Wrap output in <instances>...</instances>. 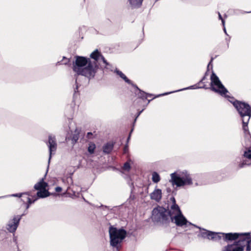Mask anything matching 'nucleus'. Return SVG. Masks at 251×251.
Returning <instances> with one entry per match:
<instances>
[{"instance_id": "nucleus-12", "label": "nucleus", "mask_w": 251, "mask_h": 251, "mask_svg": "<svg viewBox=\"0 0 251 251\" xmlns=\"http://www.w3.org/2000/svg\"><path fill=\"white\" fill-rule=\"evenodd\" d=\"M180 213H181V210L178 205L176 204V203L173 204L171 206V208L170 210L169 209V207H168L167 214H168V215L170 218H172V217L174 216V215H177Z\"/></svg>"}, {"instance_id": "nucleus-35", "label": "nucleus", "mask_w": 251, "mask_h": 251, "mask_svg": "<svg viewBox=\"0 0 251 251\" xmlns=\"http://www.w3.org/2000/svg\"><path fill=\"white\" fill-rule=\"evenodd\" d=\"M251 250V245L249 244V243H247V247H246V251H250Z\"/></svg>"}, {"instance_id": "nucleus-32", "label": "nucleus", "mask_w": 251, "mask_h": 251, "mask_svg": "<svg viewBox=\"0 0 251 251\" xmlns=\"http://www.w3.org/2000/svg\"><path fill=\"white\" fill-rule=\"evenodd\" d=\"M218 15H219V18L220 20H221L222 22V24H223V26H224V25H225V20L223 19V18H222V16H221V14H220L219 12L218 13Z\"/></svg>"}, {"instance_id": "nucleus-38", "label": "nucleus", "mask_w": 251, "mask_h": 251, "mask_svg": "<svg viewBox=\"0 0 251 251\" xmlns=\"http://www.w3.org/2000/svg\"><path fill=\"white\" fill-rule=\"evenodd\" d=\"M251 237H250L249 238H246V241H246L247 243H249V244H250L251 245V239H250Z\"/></svg>"}, {"instance_id": "nucleus-22", "label": "nucleus", "mask_w": 251, "mask_h": 251, "mask_svg": "<svg viewBox=\"0 0 251 251\" xmlns=\"http://www.w3.org/2000/svg\"><path fill=\"white\" fill-rule=\"evenodd\" d=\"M223 232H212V236L211 238V240L214 241H219L220 240L223 239Z\"/></svg>"}, {"instance_id": "nucleus-40", "label": "nucleus", "mask_w": 251, "mask_h": 251, "mask_svg": "<svg viewBox=\"0 0 251 251\" xmlns=\"http://www.w3.org/2000/svg\"><path fill=\"white\" fill-rule=\"evenodd\" d=\"M170 200H171V201H172L173 204L176 203V200H175V198H174V197H172V198H171Z\"/></svg>"}, {"instance_id": "nucleus-39", "label": "nucleus", "mask_w": 251, "mask_h": 251, "mask_svg": "<svg viewBox=\"0 0 251 251\" xmlns=\"http://www.w3.org/2000/svg\"><path fill=\"white\" fill-rule=\"evenodd\" d=\"M22 196V194H13L12 195V196H14V197H21Z\"/></svg>"}, {"instance_id": "nucleus-36", "label": "nucleus", "mask_w": 251, "mask_h": 251, "mask_svg": "<svg viewBox=\"0 0 251 251\" xmlns=\"http://www.w3.org/2000/svg\"><path fill=\"white\" fill-rule=\"evenodd\" d=\"M55 189V191L57 192H60L62 191V188L59 186L56 187Z\"/></svg>"}, {"instance_id": "nucleus-3", "label": "nucleus", "mask_w": 251, "mask_h": 251, "mask_svg": "<svg viewBox=\"0 0 251 251\" xmlns=\"http://www.w3.org/2000/svg\"><path fill=\"white\" fill-rule=\"evenodd\" d=\"M171 177L170 181L173 185H176L177 187L191 185L193 184L192 177L186 171L179 174L174 172L171 174Z\"/></svg>"}, {"instance_id": "nucleus-27", "label": "nucleus", "mask_w": 251, "mask_h": 251, "mask_svg": "<svg viewBox=\"0 0 251 251\" xmlns=\"http://www.w3.org/2000/svg\"><path fill=\"white\" fill-rule=\"evenodd\" d=\"M96 149V145L93 143H90L89 144V146L88 148V151L90 154H92L94 152V151Z\"/></svg>"}, {"instance_id": "nucleus-46", "label": "nucleus", "mask_w": 251, "mask_h": 251, "mask_svg": "<svg viewBox=\"0 0 251 251\" xmlns=\"http://www.w3.org/2000/svg\"><path fill=\"white\" fill-rule=\"evenodd\" d=\"M69 62V60H68L67 62H65L64 64H67Z\"/></svg>"}, {"instance_id": "nucleus-1", "label": "nucleus", "mask_w": 251, "mask_h": 251, "mask_svg": "<svg viewBox=\"0 0 251 251\" xmlns=\"http://www.w3.org/2000/svg\"><path fill=\"white\" fill-rule=\"evenodd\" d=\"M73 62V70L77 75H82L89 78L93 77L95 75L94 66L89 58L80 56H76Z\"/></svg>"}, {"instance_id": "nucleus-31", "label": "nucleus", "mask_w": 251, "mask_h": 251, "mask_svg": "<svg viewBox=\"0 0 251 251\" xmlns=\"http://www.w3.org/2000/svg\"><path fill=\"white\" fill-rule=\"evenodd\" d=\"M123 169L125 171H129L130 169V164L128 162L124 163Z\"/></svg>"}, {"instance_id": "nucleus-20", "label": "nucleus", "mask_w": 251, "mask_h": 251, "mask_svg": "<svg viewBox=\"0 0 251 251\" xmlns=\"http://www.w3.org/2000/svg\"><path fill=\"white\" fill-rule=\"evenodd\" d=\"M250 119V117L242 119L243 123V129L245 134H249V135H250V133L249 130L248 125Z\"/></svg>"}, {"instance_id": "nucleus-2", "label": "nucleus", "mask_w": 251, "mask_h": 251, "mask_svg": "<svg viewBox=\"0 0 251 251\" xmlns=\"http://www.w3.org/2000/svg\"><path fill=\"white\" fill-rule=\"evenodd\" d=\"M110 245L119 249L120 244L126 236V231L123 228L117 229L111 226L109 228Z\"/></svg>"}, {"instance_id": "nucleus-43", "label": "nucleus", "mask_w": 251, "mask_h": 251, "mask_svg": "<svg viewBox=\"0 0 251 251\" xmlns=\"http://www.w3.org/2000/svg\"><path fill=\"white\" fill-rule=\"evenodd\" d=\"M143 110L140 111V112H139L137 114V117H136L135 119V121L136 120V119L137 118V117L140 115V114L142 113V112L143 111Z\"/></svg>"}, {"instance_id": "nucleus-28", "label": "nucleus", "mask_w": 251, "mask_h": 251, "mask_svg": "<svg viewBox=\"0 0 251 251\" xmlns=\"http://www.w3.org/2000/svg\"><path fill=\"white\" fill-rule=\"evenodd\" d=\"M244 156L247 158L251 159V147H249L247 151H245Z\"/></svg>"}, {"instance_id": "nucleus-19", "label": "nucleus", "mask_w": 251, "mask_h": 251, "mask_svg": "<svg viewBox=\"0 0 251 251\" xmlns=\"http://www.w3.org/2000/svg\"><path fill=\"white\" fill-rule=\"evenodd\" d=\"M47 183L44 181V179L42 178L39 182L35 184L34 188L37 190H40L45 189L47 186Z\"/></svg>"}, {"instance_id": "nucleus-7", "label": "nucleus", "mask_w": 251, "mask_h": 251, "mask_svg": "<svg viewBox=\"0 0 251 251\" xmlns=\"http://www.w3.org/2000/svg\"><path fill=\"white\" fill-rule=\"evenodd\" d=\"M223 240L226 242L235 241L236 240L240 238L239 240H243L244 238H249L250 233H224L223 234Z\"/></svg>"}, {"instance_id": "nucleus-11", "label": "nucleus", "mask_w": 251, "mask_h": 251, "mask_svg": "<svg viewBox=\"0 0 251 251\" xmlns=\"http://www.w3.org/2000/svg\"><path fill=\"white\" fill-rule=\"evenodd\" d=\"M47 145L49 148L50 156L49 158V163H50L51 157L52 152L55 151L57 149V144L56 142L55 137L54 136L52 137L51 135H49V141L47 143Z\"/></svg>"}, {"instance_id": "nucleus-47", "label": "nucleus", "mask_w": 251, "mask_h": 251, "mask_svg": "<svg viewBox=\"0 0 251 251\" xmlns=\"http://www.w3.org/2000/svg\"><path fill=\"white\" fill-rule=\"evenodd\" d=\"M75 83H77V80L76 79L75 80Z\"/></svg>"}, {"instance_id": "nucleus-6", "label": "nucleus", "mask_w": 251, "mask_h": 251, "mask_svg": "<svg viewBox=\"0 0 251 251\" xmlns=\"http://www.w3.org/2000/svg\"><path fill=\"white\" fill-rule=\"evenodd\" d=\"M228 100L233 104L242 119L247 118V117L251 118V107L248 103L238 100H234V99L233 100L229 98Z\"/></svg>"}, {"instance_id": "nucleus-37", "label": "nucleus", "mask_w": 251, "mask_h": 251, "mask_svg": "<svg viewBox=\"0 0 251 251\" xmlns=\"http://www.w3.org/2000/svg\"><path fill=\"white\" fill-rule=\"evenodd\" d=\"M128 151V146H125L124 149V153H126Z\"/></svg>"}, {"instance_id": "nucleus-14", "label": "nucleus", "mask_w": 251, "mask_h": 251, "mask_svg": "<svg viewBox=\"0 0 251 251\" xmlns=\"http://www.w3.org/2000/svg\"><path fill=\"white\" fill-rule=\"evenodd\" d=\"M151 199L159 202L162 198V191L160 189H155L151 194Z\"/></svg>"}, {"instance_id": "nucleus-21", "label": "nucleus", "mask_w": 251, "mask_h": 251, "mask_svg": "<svg viewBox=\"0 0 251 251\" xmlns=\"http://www.w3.org/2000/svg\"><path fill=\"white\" fill-rule=\"evenodd\" d=\"M49 196H50V193L48 190H46L45 188L39 190L37 193V196H35L34 198H37L38 199V198H45Z\"/></svg>"}, {"instance_id": "nucleus-23", "label": "nucleus", "mask_w": 251, "mask_h": 251, "mask_svg": "<svg viewBox=\"0 0 251 251\" xmlns=\"http://www.w3.org/2000/svg\"><path fill=\"white\" fill-rule=\"evenodd\" d=\"M101 55V54L99 52L98 50H95L90 54V57L95 60L94 64L95 67H98L96 62L99 60Z\"/></svg>"}, {"instance_id": "nucleus-34", "label": "nucleus", "mask_w": 251, "mask_h": 251, "mask_svg": "<svg viewBox=\"0 0 251 251\" xmlns=\"http://www.w3.org/2000/svg\"><path fill=\"white\" fill-rule=\"evenodd\" d=\"M213 59H214V58H213V57H212L211 58V60H210V62H209V63H208V65H207V71H208V70H209V67L210 65H211V68H212V61H213Z\"/></svg>"}, {"instance_id": "nucleus-45", "label": "nucleus", "mask_w": 251, "mask_h": 251, "mask_svg": "<svg viewBox=\"0 0 251 251\" xmlns=\"http://www.w3.org/2000/svg\"><path fill=\"white\" fill-rule=\"evenodd\" d=\"M77 88H78V86H76L75 89V93L76 92V90H77Z\"/></svg>"}, {"instance_id": "nucleus-24", "label": "nucleus", "mask_w": 251, "mask_h": 251, "mask_svg": "<svg viewBox=\"0 0 251 251\" xmlns=\"http://www.w3.org/2000/svg\"><path fill=\"white\" fill-rule=\"evenodd\" d=\"M128 1L132 7L134 8L140 7L143 0H128Z\"/></svg>"}, {"instance_id": "nucleus-5", "label": "nucleus", "mask_w": 251, "mask_h": 251, "mask_svg": "<svg viewBox=\"0 0 251 251\" xmlns=\"http://www.w3.org/2000/svg\"><path fill=\"white\" fill-rule=\"evenodd\" d=\"M151 219L153 222L162 224L170 222V217L167 214V209L162 206H158L152 211Z\"/></svg>"}, {"instance_id": "nucleus-33", "label": "nucleus", "mask_w": 251, "mask_h": 251, "mask_svg": "<svg viewBox=\"0 0 251 251\" xmlns=\"http://www.w3.org/2000/svg\"><path fill=\"white\" fill-rule=\"evenodd\" d=\"M100 59H101V60L104 63H105L106 65H107L108 64V63H107V61L106 60V59H105V58L104 57V56L102 55H100Z\"/></svg>"}, {"instance_id": "nucleus-16", "label": "nucleus", "mask_w": 251, "mask_h": 251, "mask_svg": "<svg viewBox=\"0 0 251 251\" xmlns=\"http://www.w3.org/2000/svg\"><path fill=\"white\" fill-rule=\"evenodd\" d=\"M207 75V72L205 74V75L201 78V79L196 84L192 85L190 87L191 89H197V88H204L208 89L206 85L204 84V80L206 78V75Z\"/></svg>"}, {"instance_id": "nucleus-44", "label": "nucleus", "mask_w": 251, "mask_h": 251, "mask_svg": "<svg viewBox=\"0 0 251 251\" xmlns=\"http://www.w3.org/2000/svg\"><path fill=\"white\" fill-rule=\"evenodd\" d=\"M224 30L225 33L226 34V28L225 27V25L224 26Z\"/></svg>"}, {"instance_id": "nucleus-8", "label": "nucleus", "mask_w": 251, "mask_h": 251, "mask_svg": "<svg viewBox=\"0 0 251 251\" xmlns=\"http://www.w3.org/2000/svg\"><path fill=\"white\" fill-rule=\"evenodd\" d=\"M24 215H17L13 217V219L10 220L6 226V229L11 233L16 231L22 217Z\"/></svg>"}, {"instance_id": "nucleus-26", "label": "nucleus", "mask_w": 251, "mask_h": 251, "mask_svg": "<svg viewBox=\"0 0 251 251\" xmlns=\"http://www.w3.org/2000/svg\"><path fill=\"white\" fill-rule=\"evenodd\" d=\"M152 176V180L153 182L158 183L160 180V177L156 172H154Z\"/></svg>"}, {"instance_id": "nucleus-13", "label": "nucleus", "mask_w": 251, "mask_h": 251, "mask_svg": "<svg viewBox=\"0 0 251 251\" xmlns=\"http://www.w3.org/2000/svg\"><path fill=\"white\" fill-rule=\"evenodd\" d=\"M29 196L28 193H23L22 196V198L21 199V201L24 202H25L26 201L27 202L26 209L29 208L30 204L34 203L37 200V198H34V199L32 200L29 197Z\"/></svg>"}, {"instance_id": "nucleus-10", "label": "nucleus", "mask_w": 251, "mask_h": 251, "mask_svg": "<svg viewBox=\"0 0 251 251\" xmlns=\"http://www.w3.org/2000/svg\"><path fill=\"white\" fill-rule=\"evenodd\" d=\"M170 218L171 222L175 223L178 226H182L184 225H186L187 223H189V225H192L191 223L187 221L182 213L175 215L173 216L172 218Z\"/></svg>"}, {"instance_id": "nucleus-42", "label": "nucleus", "mask_w": 251, "mask_h": 251, "mask_svg": "<svg viewBox=\"0 0 251 251\" xmlns=\"http://www.w3.org/2000/svg\"><path fill=\"white\" fill-rule=\"evenodd\" d=\"M132 131H133V129H132L130 131L129 135L127 139V142H128L129 140L130 139V135H131V132H132Z\"/></svg>"}, {"instance_id": "nucleus-4", "label": "nucleus", "mask_w": 251, "mask_h": 251, "mask_svg": "<svg viewBox=\"0 0 251 251\" xmlns=\"http://www.w3.org/2000/svg\"><path fill=\"white\" fill-rule=\"evenodd\" d=\"M211 86L209 89L212 91L226 98L234 99L233 97H230L226 95L228 92L227 90L222 84L218 77L213 72L211 75Z\"/></svg>"}, {"instance_id": "nucleus-15", "label": "nucleus", "mask_w": 251, "mask_h": 251, "mask_svg": "<svg viewBox=\"0 0 251 251\" xmlns=\"http://www.w3.org/2000/svg\"><path fill=\"white\" fill-rule=\"evenodd\" d=\"M199 228L201 229V230L198 235V237H201L203 239L211 240L213 231L207 230L203 228L201 229L200 227Z\"/></svg>"}, {"instance_id": "nucleus-30", "label": "nucleus", "mask_w": 251, "mask_h": 251, "mask_svg": "<svg viewBox=\"0 0 251 251\" xmlns=\"http://www.w3.org/2000/svg\"><path fill=\"white\" fill-rule=\"evenodd\" d=\"M250 165H251V163H248L247 160H243L242 162L239 164L238 167L239 168H242L244 167L245 166H249Z\"/></svg>"}, {"instance_id": "nucleus-17", "label": "nucleus", "mask_w": 251, "mask_h": 251, "mask_svg": "<svg viewBox=\"0 0 251 251\" xmlns=\"http://www.w3.org/2000/svg\"><path fill=\"white\" fill-rule=\"evenodd\" d=\"M132 85L139 91V93L138 94V98L139 99H142V100H146L148 97H151L152 96L151 94H148L141 90L136 85L133 84Z\"/></svg>"}, {"instance_id": "nucleus-25", "label": "nucleus", "mask_w": 251, "mask_h": 251, "mask_svg": "<svg viewBox=\"0 0 251 251\" xmlns=\"http://www.w3.org/2000/svg\"><path fill=\"white\" fill-rule=\"evenodd\" d=\"M115 72L119 75L122 78H123L126 83L132 85L131 81L121 71L116 69Z\"/></svg>"}, {"instance_id": "nucleus-29", "label": "nucleus", "mask_w": 251, "mask_h": 251, "mask_svg": "<svg viewBox=\"0 0 251 251\" xmlns=\"http://www.w3.org/2000/svg\"><path fill=\"white\" fill-rule=\"evenodd\" d=\"M79 139V133H76L73 134L72 138V141L73 144H75Z\"/></svg>"}, {"instance_id": "nucleus-18", "label": "nucleus", "mask_w": 251, "mask_h": 251, "mask_svg": "<svg viewBox=\"0 0 251 251\" xmlns=\"http://www.w3.org/2000/svg\"><path fill=\"white\" fill-rule=\"evenodd\" d=\"M114 144L113 143L108 142L103 147V151L106 154L110 153L112 151Z\"/></svg>"}, {"instance_id": "nucleus-41", "label": "nucleus", "mask_w": 251, "mask_h": 251, "mask_svg": "<svg viewBox=\"0 0 251 251\" xmlns=\"http://www.w3.org/2000/svg\"><path fill=\"white\" fill-rule=\"evenodd\" d=\"M92 135V132H88L87 134V137L88 138H91V136Z\"/></svg>"}, {"instance_id": "nucleus-9", "label": "nucleus", "mask_w": 251, "mask_h": 251, "mask_svg": "<svg viewBox=\"0 0 251 251\" xmlns=\"http://www.w3.org/2000/svg\"><path fill=\"white\" fill-rule=\"evenodd\" d=\"M245 241V238L243 240H239L238 241H235L232 244H228L225 246L222 251H243L244 245H240V243Z\"/></svg>"}]
</instances>
